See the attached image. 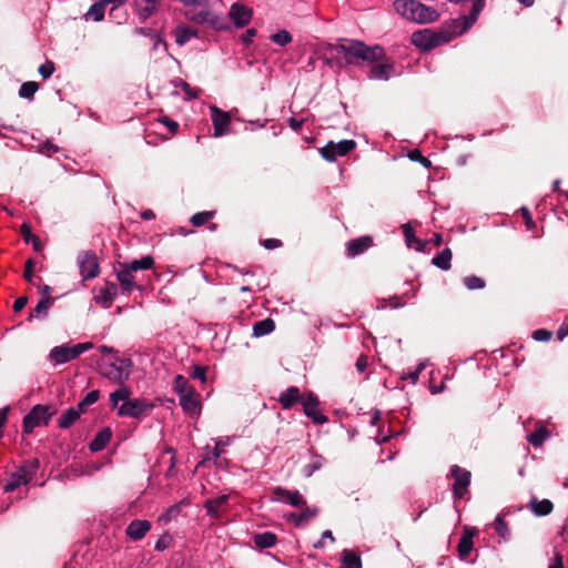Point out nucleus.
<instances>
[{
    "instance_id": "nucleus-17",
    "label": "nucleus",
    "mask_w": 568,
    "mask_h": 568,
    "mask_svg": "<svg viewBox=\"0 0 568 568\" xmlns=\"http://www.w3.org/2000/svg\"><path fill=\"white\" fill-rule=\"evenodd\" d=\"M433 37V30L416 31L412 34V43L424 51H428L436 48Z\"/></svg>"
},
{
    "instance_id": "nucleus-38",
    "label": "nucleus",
    "mask_w": 568,
    "mask_h": 568,
    "mask_svg": "<svg viewBox=\"0 0 568 568\" xmlns=\"http://www.w3.org/2000/svg\"><path fill=\"white\" fill-rule=\"evenodd\" d=\"M109 3L104 2V0H100L95 3H93L90 7L87 16L92 18L94 21H101L104 18V11H105V7Z\"/></svg>"
},
{
    "instance_id": "nucleus-54",
    "label": "nucleus",
    "mask_w": 568,
    "mask_h": 568,
    "mask_svg": "<svg viewBox=\"0 0 568 568\" xmlns=\"http://www.w3.org/2000/svg\"><path fill=\"white\" fill-rule=\"evenodd\" d=\"M172 537L168 532H165L162 536H160V538L156 540L154 548L158 551H163L170 547Z\"/></svg>"
},
{
    "instance_id": "nucleus-32",
    "label": "nucleus",
    "mask_w": 568,
    "mask_h": 568,
    "mask_svg": "<svg viewBox=\"0 0 568 568\" xmlns=\"http://www.w3.org/2000/svg\"><path fill=\"white\" fill-rule=\"evenodd\" d=\"M253 540L257 548L264 549L273 547L276 544L277 537L273 532L265 531L254 535Z\"/></svg>"
},
{
    "instance_id": "nucleus-27",
    "label": "nucleus",
    "mask_w": 568,
    "mask_h": 568,
    "mask_svg": "<svg viewBox=\"0 0 568 568\" xmlns=\"http://www.w3.org/2000/svg\"><path fill=\"white\" fill-rule=\"evenodd\" d=\"M30 483L29 476H26L20 469L16 473H12L9 477V480L4 485V493L14 491L21 485H27Z\"/></svg>"
},
{
    "instance_id": "nucleus-48",
    "label": "nucleus",
    "mask_w": 568,
    "mask_h": 568,
    "mask_svg": "<svg viewBox=\"0 0 568 568\" xmlns=\"http://www.w3.org/2000/svg\"><path fill=\"white\" fill-rule=\"evenodd\" d=\"M324 459L321 456H314L308 465L305 466L304 473L306 476H312L316 470L321 469Z\"/></svg>"
},
{
    "instance_id": "nucleus-23",
    "label": "nucleus",
    "mask_w": 568,
    "mask_h": 568,
    "mask_svg": "<svg viewBox=\"0 0 568 568\" xmlns=\"http://www.w3.org/2000/svg\"><path fill=\"white\" fill-rule=\"evenodd\" d=\"M301 508L302 511L300 514L291 513L287 517V519L293 521L296 526L307 523L308 520L314 518L318 513V509L316 507L311 508L306 504Z\"/></svg>"
},
{
    "instance_id": "nucleus-33",
    "label": "nucleus",
    "mask_w": 568,
    "mask_h": 568,
    "mask_svg": "<svg viewBox=\"0 0 568 568\" xmlns=\"http://www.w3.org/2000/svg\"><path fill=\"white\" fill-rule=\"evenodd\" d=\"M403 232H404V235H405L406 244L409 247L415 245V248L417 251L423 252L425 250V246H426L427 243L423 242L422 240H419L418 237L415 236L414 230L412 229V226L409 224L403 225Z\"/></svg>"
},
{
    "instance_id": "nucleus-15",
    "label": "nucleus",
    "mask_w": 568,
    "mask_h": 568,
    "mask_svg": "<svg viewBox=\"0 0 568 568\" xmlns=\"http://www.w3.org/2000/svg\"><path fill=\"white\" fill-rule=\"evenodd\" d=\"M229 16L236 27L243 28L248 24L252 19V9L242 3H234L230 9Z\"/></svg>"
},
{
    "instance_id": "nucleus-53",
    "label": "nucleus",
    "mask_w": 568,
    "mask_h": 568,
    "mask_svg": "<svg viewBox=\"0 0 568 568\" xmlns=\"http://www.w3.org/2000/svg\"><path fill=\"white\" fill-rule=\"evenodd\" d=\"M55 70L54 63L52 61L47 60L43 64H41L38 69L39 73L43 79H49Z\"/></svg>"
},
{
    "instance_id": "nucleus-45",
    "label": "nucleus",
    "mask_w": 568,
    "mask_h": 568,
    "mask_svg": "<svg viewBox=\"0 0 568 568\" xmlns=\"http://www.w3.org/2000/svg\"><path fill=\"white\" fill-rule=\"evenodd\" d=\"M131 392L126 387H121L110 394V400L113 407L118 406L119 400L126 402L130 399Z\"/></svg>"
},
{
    "instance_id": "nucleus-28",
    "label": "nucleus",
    "mask_w": 568,
    "mask_h": 568,
    "mask_svg": "<svg viewBox=\"0 0 568 568\" xmlns=\"http://www.w3.org/2000/svg\"><path fill=\"white\" fill-rule=\"evenodd\" d=\"M529 508L536 516H546L552 511L554 505L549 499L538 500L532 498L529 503Z\"/></svg>"
},
{
    "instance_id": "nucleus-1",
    "label": "nucleus",
    "mask_w": 568,
    "mask_h": 568,
    "mask_svg": "<svg viewBox=\"0 0 568 568\" xmlns=\"http://www.w3.org/2000/svg\"><path fill=\"white\" fill-rule=\"evenodd\" d=\"M485 0H473V8L468 16H462L453 20L446 28L439 31H433V39L436 47L445 44L454 38L465 33L477 20L478 14L483 10Z\"/></svg>"
},
{
    "instance_id": "nucleus-21",
    "label": "nucleus",
    "mask_w": 568,
    "mask_h": 568,
    "mask_svg": "<svg viewBox=\"0 0 568 568\" xmlns=\"http://www.w3.org/2000/svg\"><path fill=\"white\" fill-rule=\"evenodd\" d=\"M112 437V433L109 427L101 429L95 437L89 444V449L92 453L100 452L105 448Z\"/></svg>"
},
{
    "instance_id": "nucleus-36",
    "label": "nucleus",
    "mask_w": 568,
    "mask_h": 568,
    "mask_svg": "<svg viewBox=\"0 0 568 568\" xmlns=\"http://www.w3.org/2000/svg\"><path fill=\"white\" fill-rule=\"evenodd\" d=\"M392 70H393L392 64H386V63L375 64L372 68L371 78L377 79V80H387L389 78Z\"/></svg>"
},
{
    "instance_id": "nucleus-18",
    "label": "nucleus",
    "mask_w": 568,
    "mask_h": 568,
    "mask_svg": "<svg viewBox=\"0 0 568 568\" xmlns=\"http://www.w3.org/2000/svg\"><path fill=\"white\" fill-rule=\"evenodd\" d=\"M227 500V495H221L216 498L206 499L204 503V508L206 509L207 515L213 519H219Z\"/></svg>"
},
{
    "instance_id": "nucleus-24",
    "label": "nucleus",
    "mask_w": 568,
    "mask_h": 568,
    "mask_svg": "<svg viewBox=\"0 0 568 568\" xmlns=\"http://www.w3.org/2000/svg\"><path fill=\"white\" fill-rule=\"evenodd\" d=\"M341 568H362L361 556L349 549H344L341 554Z\"/></svg>"
},
{
    "instance_id": "nucleus-34",
    "label": "nucleus",
    "mask_w": 568,
    "mask_h": 568,
    "mask_svg": "<svg viewBox=\"0 0 568 568\" xmlns=\"http://www.w3.org/2000/svg\"><path fill=\"white\" fill-rule=\"evenodd\" d=\"M275 328V323L272 318H265L256 322L253 325V335L256 337H261L272 333Z\"/></svg>"
},
{
    "instance_id": "nucleus-56",
    "label": "nucleus",
    "mask_w": 568,
    "mask_h": 568,
    "mask_svg": "<svg viewBox=\"0 0 568 568\" xmlns=\"http://www.w3.org/2000/svg\"><path fill=\"white\" fill-rule=\"evenodd\" d=\"M144 37L150 38L155 50H158L159 48L165 50V42L162 40L161 36L158 32H149L148 34L144 32Z\"/></svg>"
},
{
    "instance_id": "nucleus-47",
    "label": "nucleus",
    "mask_w": 568,
    "mask_h": 568,
    "mask_svg": "<svg viewBox=\"0 0 568 568\" xmlns=\"http://www.w3.org/2000/svg\"><path fill=\"white\" fill-rule=\"evenodd\" d=\"M464 284L468 290H480L485 287V281L475 275L466 276Z\"/></svg>"
},
{
    "instance_id": "nucleus-19",
    "label": "nucleus",
    "mask_w": 568,
    "mask_h": 568,
    "mask_svg": "<svg viewBox=\"0 0 568 568\" xmlns=\"http://www.w3.org/2000/svg\"><path fill=\"white\" fill-rule=\"evenodd\" d=\"M303 396L300 393V389L295 386L288 387L286 390L281 393L278 397V403L281 404L283 409H290L294 404L301 403Z\"/></svg>"
},
{
    "instance_id": "nucleus-63",
    "label": "nucleus",
    "mask_w": 568,
    "mask_h": 568,
    "mask_svg": "<svg viewBox=\"0 0 568 568\" xmlns=\"http://www.w3.org/2000/svg\"><path fill=\"white\" fill-rule=\"evenodd\" d=\"M356 369L359 372V373H363L366 368H367V365H368V358L366 355H361L357 361H356Z\"/></svg>"
},
{
    "instance_id": "nucleus-16",
    "label": "nucleus",
    "mask_w": 568,
    "mask_h": 568,
    "mask_svg": "<svg viewBox=\"0 0 568 568\" xmlns=\"http://www.w3.org/2000/svg\"><path fill=\"white\" fill-rule=\"evenodd\" d=\"M476 528L464 527L462 538L457 546L458 556L460 559L465 560L468 558L470 551L473 550L474 542L473 538L476 535Z\"/></svg>"
},
{
    "instance_id": "nucleus-7",
    "label": "nucleus",
    "mask_w": 568,
    "mask_h": 568,
    "mask_svg": "<svg viewBox=\"0 0 568 568\" xmlns=\"http://www.w3.org/2000/svg\"><path fill=\"white\" fill-rule=\"evenodd\" d=\"M131 361L129 358L116 357L114 362L105 364L101 373L110 381L123 383L130 375Z\"/></svg>"
},
{
    "instance_id": "nucleus-35",
    "label": "nucleus",
    "mask_w": 568,
    "mask_h": 568,
    "mask_svg": "<svg viewBox=\"0 0 568 568\" xmlns=\"http://www.w3.org/2000/svg\"><path fill=\"white\" fill-rule=\"evenodd\" d=\"M452 251L449 248L443 250L439 254L433 257L432 263L437 266L438 268H442L444 271H447L450 268V261H452Z\"/></svg>"
},
{
    "instance_id": "nucleus-29",
    "label": "nucleus",
    "mask_w": 568,
    "mask_h": 568,
    "mask_svg": "<svg viewBox=\"0 0 568 568\" xmlns=\"http://www.w3.org/2000/svg\"><path fill=\"white\" fill-rule=\"evenodd\" d=\"M54 298L51 296H42L36 307L30 312L29 320L33 316L45 317L50 307L53 305Z\"/></svg>"
},
{
    "instance_id": "nucleus-20",
    "label": "nucleus",
    "mask_w": 568,
    "mask_h": 568,
    "mask_svg": "<svg viewBox=\"0 0 568 568\" xmlns=\"http://www.w3.org/2000/svg\"><path fill=\"white\" fill-rule=\"evenodd\" d=\"M20 235L21 237L23 239V241L29 244L31 243L32 244V247L36 252L40 253L43 251L44 248V245L43 243L41 242L40 237L38 235H34L32 232H31V226L28 224V223H23L21 226H20Z\"/></svg>"
},
{
    "instance_id": "nucleus-8",
    "label": "nucleus",
    "mask_w": 568,
    "mask_h": 568,
    "mask_svg": "<svg viewBox=\"0 0 568 568\" xmlns=\"http://www.w3.org/2000/svg\"><path fill=\"white\" fill-rule=\"evenodd\" d=\"M355 148L356 142L354 140L329 141L320 150V153L326 161L333 162L337 156H344Z\"/></svg>"
},
{
    "instance_id": "nucleus-13",
    "label": "nucleus",
    "mask_w": 568,
    "mask_h": 568,
    "mask_svg": "<svg viewBox=\"0 0 568 568\" xmlns=\"http://www.w3.org/2000/svg\"><path fill=\"white\" fill-rule=\"evenodd\" d=\"M273 494L275 495L276 500L284 501L286 504H290L293 507H303L305 506V499L300 494L298 490H288L283 487H275L273 488Z\"/></svg>"
},
{
    "instance_id": "nucleus-46",
    "label": "nucleus",
    "mask_w": 568,
    "mask_h": 568,
    "mask_svg": "<svg viewBox=\"0 0 568 568\" xmlns=\"http://www.w3.org/2000/svg\"><path fill=\"white\" fill-rule=\"evenodd\" d=\"M213 211L199 212L191 217V223L194 226H202L207 223L213 217Z\"/></svg>"
},
{
    "instance_id": "nucleus-62",
    "label": "nucleus",
    "mask_w": 568,
    "mask_h": 568,
    "mask_svg": "<svg viewBox=\"0 0 568 568\" xmlns=\"http://www.w3.org/2000/svg\"><path fill=\"white\" fill-rule=\"evenodd\" d=\"M230 442V438L227 437L225 440L223 439H219L216 443H215V447L213 449V456L215 458H219L223 452L222 447L223 446H226Z\"/></svg>"
},
{
    "instance_id": "nucleus-55",
    "label": "nucleus",
    "mask_w": 568,
    "mask_h": 568,
    "mask_svg": "<svg viewBox=\"0 0 568 568\" xmlns=\"http://www.w3.org/2000/svg\"><path fill=\"white\" fill-rule=\"evenodd\" d=\"M36 262L32 258H28L24 263L23 278L31 283L33 278Z\"/></svg>"
},
{
    "instance_id": "nucleus-52",
    "label": "nucleus",
    "mask_w": 568,
    "mask_h": 568,
    "mask_svg": "<svg viewBox=\"0 0 568 568\" xmlns=\"http://www.w3.org/2000/svg\"><path fill=\"white\" fill-rule=\"evenodd\" d=\"M408 158L413 161H418L423 166L430 168L432 162L425 158L418 149H414L408 153Z\"/></svg>"
},
{
    "instance_id": "nucleus-50",
    "label": "nucleus",
    "mask_w": 568,
    "mask_h": 568,
    "mask_svg": "<svg viewBox=\"0 0 568 568\" xmlns=\"http://www.w3.org/2000/svg\"><path fill=\"white\" fill-rule=\"evenodd\" d=\"M160 4H161V0H144V9H143L144 20L149 16L158 12Z\"/></svg>"
},
{
    "instance_id": "nucleus-4",
    "label": "nucleus",
    "mask_w": 568,
    "mask_h": 568,
    "mask_svg": "<svg viewBox=\"0 0 568 568\" xmlns=\"http://www.w3.org/2000/svg\"><path fill=\"white\" fill-rule=\"evenodd\" d=\"M337 50L346 55L368 62H378L385 57V51L381 45L369 47L358 40L338 44Z\"/></svg>"
},
{
    "instance_id": "nucleus-6",
    "label": "nucleus",
    "mask_w": 568,
    "mask_h": 568,
    "mask_svg": "<svg viewBox=\"0 0 568 568\" xmlns=\"http://www.w3.org/2000/svg\"><path fill=\"white\" fill-rule=\"evenodd\" d=\"M92 347H93V344L90 342L79 343L74 346H67V345L55 346L50 352V358L55 364H63V363H67L71 359L78 357L79 355L91 349Z\"/></svg>"
},
{
    "instance_id": "nucleus-40",
    "label": "nucleus",
    "mask_w": 568,
    "mask_h": 568,
    "mask_svg": "<svg viewBox=\"0 0 568 568\" xmlns=\"http://www.w3.org/2000/svg\"><path fill=\"white\" fill-rule=\"evenodd\" d=\"M118 280H119L122 288L125 291H130L134 286V284H133L134 277H133L132 273L130 272V270L122 268L121 271H119Z\"/></svg>"
},
{
    "instance_id": "nucleus-59",
    "label": "nucleus",
    "mask_w": 568,
    "mask_h": 568,
    "mask_svg": "<svg viewBox=\"0 0 568 568\" xmlns=\"http://www.w3.org/2000/svg\"><path fill=\"white\" fill-rule=\"evenodd\" d=\"M520 212H521V215H523V219L525 221L527 229L532 230L536 226V223L534 222L529 210L526 207H521Z\"/></svg>"
},
{
    "instance_id": "nucleus-10",
    "label": "nucleus",
    "mask_w": 568,
    "mask_h": 568,
    "mask_svg": "<svg viewBox=\"0 0 568 568\" xmlns=\"http://www.w3.org/2000/svg\"><path fill=\"white\" fill-rule=\"evenodd\" d=\"M450 475L454 478L453 493L456 498H463L467 493L470 484V473L457 465L450 469Z\"/></svg>"
},
{
    "instance_id": "nucleus-12",
    "label": "nucleus",
    "mask_w": 568,
    "mask_h": 568,
    "mask_svg": "<svg viewBox=\"0 0 568 568\" xmlns=\"http://www.w3.org/2000/svg\"><path fill=\"white\" fill-rule=\"evenodd\" d=\"M210 111L214 126V136L220 138L227 132L231 116L227 112L220 110L217 106H211Z\"/></svg>"
},
{
    "instance_id": "nucleus-42",
    "label": "nucleus",
    "mask_w": 568,
    "mask_h": 568,
    "mask_svg": "<svg viewBox=\"0 0 568 568\" xmlns=\"http://www.w3.org/2000/svg\"><path fill=\"white\" fill-rule=\"evenodd\" d=\"M271 41L280 47H285L292 42V34L287 30H280L276 33L271 34Z\"/></svg>"
},
{
    "instance_id": "nucleus-3",
    "label": "nucleus",
    "mask_w": 568,
    "mask_h": 568,
    "mask_svg": "<svg viewBox=\"0 0 568 568\" xmlns=\"http://www.w3.org/2000/svg\"><path fill=\"white\" fill-rule=\"evenodd\" d=\"M174 389L179 396V403L183 410L190 416H196L201 412L199 394L189 381L182 375L174 378Z\"/></svg>"
},
{
    "instance_id": "nucleus-39",
    "label": "nucleus",
    "mask_w": 568,
    "mask_h": 568,
    "mask_svg": "<svg viewBox=\"0 0 568 568\" xmlns=\"http://www.w3.org/2000/svg\"><path fill=\"white\" fill-rule=\"evenodd\" d=\"M40 467V462L37 458H33L31 460H26L19 469L26 475L29 476V480L31 481L34 474Z\"/></svg>"
},
{
    "instance_id": "nucleus-2",
    "label": "nucleus",
    "mask_w": 568,
    "mask_h": 568,
    "mask_svg": "<svg viewBox=\"0 0 568 568\" xmlns=\"http://www.w3.org/2000/svg\"><path fill=\"white\" fill-rule=\"evenodd\" d=\"M394 8L406 20L416 23H430L439 18L438 11L417 0H395Z\"/></svg>"
},
{
    "instance_id": "nucleus-49",
    "label": "nucleus",
    "mask_w": 568,
    "mask_h": 568,
    "mask_svg": "<svg viewBox=\"0 0 568 568\" xmlns=\"http://www.w3.org/2000/svg\"><path fill=\"white\" fill-rule=\"evenodd\" d=\"M154 121L158 122L159 125L166 128L170 135L175 134L179 129L178 122L169 119L168 116H163L162 119H154Z\"/></svg>"
},
{
    "instance_id": "nucleus-43",
    "label": "nucleus",
    "mask_w": 568,
    "mask_h": 568,
    "mask_svg": "<svg viewBox=\"0 0 568 568\" xmlns=\"http://www.w3.org/2000/svg\"><path fill=\"white\" fill-rule=\"evenodd\" d=\"M195 36L190 28L179 27L175 31V41L179 45H183Z\"/></svg>"
},
{
    "instance_id": "nucleus-60",
    "label": "nucleus",
    "mask_w": 568,
    "mask_h": 568,
    "mask_svg": "<svg viewBox=\"0 0 568 568\" xmlns=\"http://www.w3.org/2000/svg\"><path fill=\"white\" fill-rule=\"evenodd\" d=\"M192 377L200 379L202 383H205L206 382V367L194 366Z\"/></svg>"
},
{
    "instance_id": "nucleus-14",
    "label": "nucleus",
    "mask_w": 568,
    "mask_h": 568,
    "mask_svg": "<svg viewBox=\"0 0 568 568\" xmlns=\"http://www.w3.org/2000/svg\"><path fill=\"white\" fill-rule=\"evenodd\" d=\"M373 246V237L371 235H364L357 239H353L346 243V252L349 258H354L359 254H363L369 247Z\"/></svg>"
},
{
    "instance_id": "nucleus-44",
    "label": "nucleus",
    "mask_w": 568,
    "mask_h": 568,
    "mask_svg": "<svg viewBox=\"0 0 568 568\" xmlns=\"http://www.w3.org/2000/svg\"><path fill=\"white\" fill-rule=\"evenodd\" d=\"M126 535L133 540L142 539V520H133L126 528Z\"/></svg>"
},
{
    "instance_id": "nucleus-9",
    "label": "nucleus",
    "mask_w": 568,
    "mask_h": 568,
    "mask_svg": "<svg viewBox=\"0 0 568 568\" xmlns=\"http://www.w3.org/2000/svg\"><path fill=\"white\" fill-rule=\"evenodd\" d=\"M80 274L83 280H91L99 274V263L95 253L92 251L81 252L78 256Z\"/></svg>"
},
{
    "instance_id": "nucleus-30",
    "label": "nucleus",
    "mask_w": 568,
    "mask_h": 568,
    "mask_svg": "<svg viewBox=\"0 0 568 568\" xmlns=\"http://www.w3.org/2000/svg\"><path fill=\"white\" fill-rule=\"evenodd\" d=\"M185 17L189 20L194 21L196 23L209 22L212 26H215V20H216L215 17L210 11L204 10V9H201L197 12H194L192 9H190L185 12Z\"/></svg>"
},
{
    "instance_id": "nucleus-37",
    "label": "nucleus",
    "mask_w": 568,
    "mask_h": 568,
    "mask_svg": "<svg viewBox=\"0 0 568 568\" xmlns=\"http://www.w3.org/2000/svg\"><path fill=\"white\" fill-rule=\"evenodd\" d=\"M100 397V392L98 389L89 392L75 407L81 414L85 413L88 407L94 404Z\"/></svg>"
},
{
    "instance_id": "nucleus-5",
    "label": "nucleus",
    "mask_w": 568,
    "mask_h": 568,
    "mask_svg": "<svg viewBox=\"0 0 568 568\" xmlns=\"http://www.w3.org/2000/svg\"><path fill=\"white\" fill-rule=\"evenodd\" d=\"M57 413V409H53L49 405H34L30 412L23 417V433L31 434L32 430L43 425H49L51 417Z\"/></svg>"
},
{
    "instance_id": "nucleus-11",
    "label": "nucleus",
    "mask_w": 568,
    "mask_h": 568,
    "mask_svg": "<svg viewBox=\"0 0 568 568\" xmlns=\"http://www.w3.org/2000/svg\"><path fill=\"white\" fill-rule=\"evenodd\" d=\"M302 405H303V412L304 414L312 418V420L315 423V424H324L327 422V417L323 414L320 413L318 410V398L310 393L307 394L306 396H303L302 398Z\"/></svg>"
},
{
    "instance_id": "nucleus-64",
    "label": "nucleus",
    "mask_w": 568,
    "mask_h": 568,
    "mask_svg": "<svg viewBox=\"0 0 568 568\" xmlns=\"http://www.w3.org/2000/svg\"><path fill=\"white\" fill-rule=\"evenodd\" d=\"M28 303V297L27 296H20L18 297L14 303H13V311L16 313L22 311L24 308V306L27 305Z\"/></svg>"
},
{
    "instance_id": "nucleus-22",
    "label": "nucleus",
    "mask_w": 568,
    "mask_h": 568,
    "mask_svg": "<svg viewBox=\"0 0 568 568\" xmlns=\"http://www.w3.org/2000/svg\"><path fill=\"white\" fill-rule=\"evenodd\" d=\"M118 287L113 283H106L104 287L100 288L99 294L95 296L97 303L103 307H110L114 296L116 295Z\"/></svg>"
},
{
    "instance_id": "nucleus-25",
    "label": "nucleus",
    "mask_w": 568,
    "mask_h": 568,
    "mask_svg": "<svg viewBox=\"0 0 568 568\" xmlns=\"http://www.w3.org/2000/svg\"><path fill=\"white\" fill-rule=\"evenodd\" d=\"M549 436L550 432L547 427L541 423H537L536 430L527 436V442L535 447H540Z\"/></svg>"
},
{
    "instance_id": "nucleus-26",
    "label": "nucleus",
    "mask_w": 568,
    "mask_h": 568,
    "mask_svg": "<svg viewBox=\"0 0 568 568\" xmlns=\"http://www.w3.org/2000/svg\"><path fill=\"white\" fill-rule=\"evenodd\" d=\"M119 414L139 418L142 415V404L136 399H128L119 407Z\"/></svg>"
},
{
    "instance_id": "nucleus-58",
    "label": "nucleus",
    "mask_w": 568,
    "mask_h": 568,
    "mask_svg": "<svg viewBox=\"0 0 568 568\" xmlns=\"http://www.w3.org/2000/svg\"><path fill=\"white\" fill-rule=\"evenodd\" d=\"M532 338L538 342H547L551 338V332L542 328L536 329L532 333Z\"/></svg>"
},
{
    "instance_id": "nucleus-61",
    "label": "nucleus",
    "mask_w": 568,
    "mask_h": 568,
    "mask_svg": "<svg viewBox=\"0 0 568 568\" xmlns=\"http://www.w3.org/2000/svg\"><path fill=\"white\" fill-rule=\"evenodd\" d=\"M262 245L266 248V250H274V248H277V247H281L282 246V241L277 240V239H266L262 242Z\"/></svg>"
},
{
    "instance_id": "nucleus-41",
    "label": "nucleus",
    "mask_w": 568,
    "mask_h": 568,
    "mask_svg": "<svg viewBox=\"0 0 568 568\" xmlns=\"http://www.w3.org/2000/svg\"><path fill=\"white\" fill-rule=\"evenodd\" d=\"M39 84L34 81H27L21 84L19 95L26 99H33L34 93L38 91Z\"/></svg>"
},
{
    "instance_id": "nucleus-31",
    "label": "nucleus",
    "mask_w": 568,
    "mask_h": 568,
    "mask_svg": "<svg viewBox=\"0 0 568 568\" xmlns=\"http://www.w3.org/2000/svg\"><path fill=\"white\" fill-rule=\"evenodd\" d=\"M81 416L75 407L68 408L59 418L58 426L62 429L71 427Z\"/></svg>"
},
{
    "instance_id": "nucleus-57",
    "label": "nucleus",
    "mask_w": 568,
    "mask_h": 568,
    "mask_svg": "<svg viewBox=\"0 0 568 568\" xmlns=\"http://www.w3.org/2000/svg\"><path fill=\"white\" fill-rule=\"evenodd\" d=\"M409 296L407 294H404L402 296L394 295L388 300V302L392 307L398 308L404 306Z\"/></svg>"
},
{
    "instance_id": "nucleus-51",
    "label": "nucleus",
    "mask_w": 568,
    "mask_h": 568,
    "mask_svg": "<svg viewBox=\"0 0 568 568\" xmlns=\"http://www.w3.org/2000/svg\"><path fill=\"white\" fill-rule=\"evenodd\" d=\"M495 530L497 531V534L501 538L507 539V537H508V527H507V524H506V521L504 520V518L501 516H497L496 519H495Z\"/></svg>"
}]
</instances>
